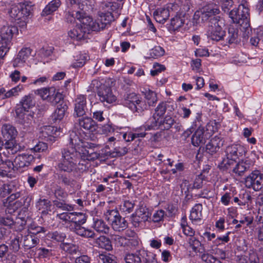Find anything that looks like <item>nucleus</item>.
<instances>
[{"label": "nucleus", "mask_w": 263, "mask_h": 263, "mask_svg": "<svg viewBox=\"0 0 263 263\" xmlns=\"http://www.w3.org/2000/svg\"><path fill=\"white\" fill-rule=\"evenodd\" d=\"M118 212L116 210H108L105 213V219L110 223L119 215Z\"/></svg>", "instance_id": "obj_56"}, {"label": "nucleus", "mask_w": 263, "mask_h": 263, "mask_svg": "<svg viewBox=\"0 0 263 263\" xmlns=\"http://www.w3.org/2000/svg\"><path fill=\"white\" fill-rule=\"evenodd\" d=\"M37 95L43 100H47L48 97L50 93V88H43L37 90Z\"/></svg>", "instance_id": "obj_60"}, {"label": "nucleus", "mask_w": 263, "mask_h": 263, "mask_svg": "<svg viewBox=\"0 0 263 263\" xmlns=\"http://www.w3.org/2000/svg\"><path fill=\"white\" fill-rule=\"evenodd\" d=\"M135 213L139 218H141V220H143L144 222L147 221L149 217L148 209L145 206L139 207Z\"/></svg>", "instance_id": "obj_44"}, {"label": "nucleus", "mask_w": 263, "mask_h": 263, "mask_svg": "<svg viewBox=\"0 0 263 263\" xmlns=\"http://www.w3.org/2000/svg\"><path fill=\"white\" fill-rule=\"evenodd\" d=\"M146 130H148L145 125L140 127L135 130V133L126 132L121 133L123 139L126 142L133 141L136 138H143L146 135Z\"/></svg>", "instance_id": "obj_18"}, {"label": "nucleus", "mask_w": 263, "mask_h": 263, "mask_svg": "<svg viewBox=\"0 0 263 263\" xmlns=\"http://www.w3.org/2000/svg\"><path fill=\"white\" fill-rule=\"evenodd\" d=\"M233 197H234L233 192H227L221 196L220 201L224 205L227 206L230 203H232Z\"/></svg>", "instance_id": "obj_55"}, {"label": "nucleus", "mask_w": 263, "mask_h": 263, "mask_svg": "<svg viewBox=\"0 0 263 263\" xmlns=\"http://www.w3.org/2000/svg\"><path fill=\"white\" fill-rule=\"evenodd\" d=\"M165 53L164 49L160 46H155L149 52V58L156 59L162 57Z\"/></svg>", "instance_id": "obj_43"}, {"label": "nucleus", "mask_w": 263, "mask_h": 263, "mask_svg": "<svg viewBox=\"0 0 263 263\" xmlns=\"http://www.w3.org/2000/svg\"><path fill=\"white\" fill-rule=\"evenodd\" d=\"M79 125L84 129L93 132L97 129V124L90 117H83L79 120Z\"/></svg>", "instance_id": "obj_23"}, {"label": "nucleus", "mask_w": 263, "mask_h": 263, "mask_svg": "<svg viewBox=\"0 0 263 263\" xmlns=\"http://www.w3.org/2000/svg\"><path fill=\"white\" fill-rule=\"evenodd\" d=\"M96 243L98 246L106 250L109 251L112 249V246L110 241L105 236H100L97 241Z\"/></svg>", "instance_id": "obj_40"}, {"label": "nucleus", "mask_w": 263, "mask_h": 263, "mask_svg": "<svg viewBox=\"0 0 263 263\" xmlns=\"http://www.w3.org/2000/svg\"><path fill=\"white\" fill-rule=\"evenodd\" d=\"M93 227L98 232L107 233L109 232V228L108 226L106 224L103 220L98 218H93Z\"/></svg>", "instance_id": "obj_31"}, {"label": "nucleus", "mask_w": 263, "mask_h": 263, "mask_svg": "<svg viewBox=\"0 0 263 263\" xmlns=\"http://www.w3.org/2000/svg\"><path fill=\"white\" fill-rule=\"evenodd\" d=\"M245 185L255 191L261 189L263 185V174L258 170L253 171L246 178Z\"/></svg>", "instance_id": "obj_13"}, {"label": "nucleus", "mask_w": 263, "mask_h": 263, "mask_svg": "<svg viewBox=\"0 0 263 263\" xmlns=\"http://www.w3.org/2000/svg\"><path fill=\"white\" fill-rule=\"evenodd\" d=\"M250 165L247 161L242 160L239 161L233 168V171L236 174L241 176L249 168Z\"/></svg>", "instance_id": "obj_38"}, {"label": "nucleus", "mask_w": 263, "mask_h": 263, "mask_svg": "<svg viewBox=\"0 0 263 263\" xmlns=\"http://www.w3.org/2000/svg\"><path fill=\"white\" fill-rule=\"evenodd\" d=\"M240 261L242 263H259V258L255 253L252 252L249 254V256H243L240 258Z\"/></svg>", "instance_id": "obj_48"}, {"label": "nucleus", "mask_w": 263, "mask_h": 263, "mask_svg": "<svg viewBox=\"0 0 263 263\" xmlns=\"http://www.w3.org/2000/svg\"><path fill=\"white\" fill-rule=\"evenodd\" d=\"M72 216L73 212H64L57 215V217L63 221L65 222H70L71 223L72 222Z\"/></svg>", "instance_id": "obj_57"}, {"label": "nucleus", "mask_w": 263, "mask_h": 263, "mask_svg": "<svg viewBox=\"0 0 263 263\" xmlns=\"http://www.w3.org/2000/svg\"><path fill=\"white\" fill-rule=\"evenodd\" d=\"M240 199V205H245L251 201L252 197L249 192H244L242 194L239 195Z\"/></svg>", "instance_id": "obj_63"}, {"label": "nucleus", "mask_w": 263, "mask_h": 263, "mask_svg": "<svg viewBox=\"0 0 263 263\" xmlns=\"http://www.w3.org/2000/svg\"><path fill=\"white\" fill-rule=\"evenodd\" d=\"M230 233V232H228L224 235L218 237L213 241V243L216 247H217L221 244L228 242L230 240L229 235Z\"/></svg>", "instance_id": "obj_54"}, {"label": "nucleus", "mask_w": 263, "mask_h": 263, "mask_svg": "<svg viewBox=\"0 0 263 263\" xmlns=\"http://www.w3.org/2000/svg\"><path fill=\"white\" fill-rule=\"evenodd\" d=\"M20 7V3L12 5L9 11L10 16L15 20L23 19V15Z\"/></svg>", "instance_id": "obj_36"}, {"label": "nucleus", "mask_w": 263, "mask_h": 263, "mask_svg": "<svg viewBox=\"0 0 263 263\" xmlns=\"http://www.w3.org/2000/svg\"><path fill=\"white\" fill-rule=\"evenodd\" d=\"M36 208L43 213H47L50 211L51 204L50 202L47 199H40L36 204Z\"/></svg>", "instance_id": "obj_37"}, {"label": "nucleus", "mask_w": 263, "mask_h": 263, "mask_svg": "<svg viewBox=\"0 0 263 263\" xmlns=\"http://www.w3.org/2000/svg\"><path fill=\"white\" fill-rule=\"evenodd\" d=\"M18 32L16 27L4 26L0 31V57H4L9 49L10 42L14 35Z\"/></svg>", "instance_id": "obj_5"}, {"label": "nucleus", "mask_w": 263, "mask_h": 263, "mask_svg": "<svg viewBox=\"0 0 263 263\" xmlns=\"http://www.w3.org/2000/svg\"><path fill=\"white\" fill-rule=\"evenodd\" d=\"M86 216L83 213L73 212L72 222L70 226V228L76 226H80L85 223Z\"/></svg>", "instance_id": "obj_32"}, {"label": "nucleus", "mask_w": 263, "mask_h": 263, "mask_svg": "<svg viewBox=\"0 0 263 263\" xmlns=\"http://www.w3.org/2000/svg\"><path fill=\"white\" fill-rule=\"evenodd\" d=\"M150 253H152L140 249L134 253L126 254L124 259L126 263H142L145 262L146 259L148 258Z\"/></svg>", "instance_id": "obj_14"}, {"label": "nucleus", "mask_w": 263, "mask_h": 263, "mask_svg": "<svg viewBox=\"0 0 263 263\" xmlns=\"http://www.w3.org/2000/svg\"><path fill=\"white\" fill-rule=\"evenodd\" d=\"M134 207V203L129 200L124 201L120 206V210L125 214L130 213Z\"/></svg>", "instance_id": "obj_46"}, {"label": "nucleus", "mask_w": 263, "mask_h": 263, "mask_svg": "<svg viewBox=\"0 0 263 263\" xmlns=\"http://www.w3.org/2000/svg\"><path fill=\"white\" fill-rule=\"evenodd\" d=\"M31 50L29 48H24L18 52L17 57L12 61L13 67H22L31 56Z\"/></svg>", "instance_id": "obj_15"}, {"label": "nucleus", "mask_w": 263, "mask_h": 263, "mask_svg": "<svg viewBox=\"0 0 263 263\" xmlns=\"http://www.w3.org/2000/svg\"><path fill=\"white\" fill-rule=\"evenodd\" d=\"M213 126L208 124L206 130L204 127L198 128L192 137V143L195 146H199L205 144L214 133Z\"/></svg>", "instance_id": "obj_8"}, {"label": "nucleus", "mask_w": 263, "mask_h": 263, "mask_svg": "<svg viewBox=\"0 0 263 263\" xmlns=\"http://www.w3.org/2000/svg\"><path fill=\"white\" fill-rule=\"evenodd\" d=\"M164 69L165 67L163 65L155 63L153 66V69L151 70V74L152 76H155Z\"/></svg>", "instance_id": "obj_62"}, {"label": "nucleus", "mask_w": 263, "mask_h": 263, "mask_svg": "<svg viewBox=\"0 0 263 263\" xmlns=\"http://www.w3.org/2000/svg\"><path fill=\"white\" fill-rule=\"evenodd\" d=\"M229 16L234 23L241 26L244 24L246 28L249 26V9L247 4H240L238 8L233 9L230 12Z\"/></svg>", "instance_id": "obj_7"}, {"label": "nucleus", "mask_w": 263, "mask_h": 263, "mask_svg": "<svg viewBox=\"0 0 263 263\" xmlns=\"http://www.w3.org/2000/svg\"><path fill=\"white\" fill-rule=\"evenodd\" d=\"M203 122L202 120V115L201 114L197 113L196 115V117L193 122H192V124L191 126V128L195 129L196 128H200L203 127L202 126Z\"/></svg>", "instance_id": "obj_52"}, {"label": "nucleus", "mask_w": 263, "mask_h": 263, "mask_svg": "<svg viewBox=\"0 0 263 263\" xmlns=\"http://www.w3.org/2000/svg\"><path fill=\"white\" fill-rule=\"evenodd\" d=\"M49 237L57 241L62 242L64 240L66 235L64 233L56 231L49 234Z\"/></svg>", "instance_id": "obj_58"}, {"label": "nucleus", "mask_w": 263, "mask_h": 263, "mask_svg": "<svg viewBox=\"0 0 263 263\" xmlns=\"http://www.w3.org/2000/svg\"><path fill=\"white\" fill-rule=\"evenodd\" d=\"M100 258L103 263H117L116 257L114 255L101 254L100 255Z\"/></svg>", "instance_id": "obj_64"}, {"label": "nucleus", "mask_w": 263, "mask_h": 263, "mask_svg": "<svg viewBox=\"0 0 263 263\" xmlns=\"http://www.w3.org/2000/svg\"><path fill=\"white\" fill-rule=\"evenodd\" d=\"M101 130L102 134L108 135L116 132L117 128L116 129L111 124H106L101 127Z\"/></svg>", "instance_id": "obj_59"}, {"label": "nucleus", "mask_w": 263, "mask_h": 263, "mask_svg": "<svg viewBox=\"0 0 263 263\" xmlns=\"http://www.w3.org/2000/svg\"><path fill=\"white\" fill-rule=\"evenodd\" d=\"M24 88V87L23 85L19 84L7 91V97L9 98L16 97L23 90Z\"/></svg>", "instance_id": "obj_49"}, {"label": "nucleus", "mask_w": 263, "mask_h": 263, "mask_svg": "<svg viewBox=\"0 0 263 263\" xmlns=\"http://www.w3.org/2000/svg\"><path fill=\"white\" fill-rule=\"evenodd\" d=\"M174 119L169 115L162 118L157 124V128H160L163 129H168L174 124Z\"/></svg>", "instance_id": "obj_28"}, {"label": "nucleus", "mask_w": 263, "mask_h": 263, "mask_svg": "<svg viewBox=\"0 0 263 263\" xmlns=\"http://www.w3.org/2000/svg\"><path fill=\"white\" fill-rule=\"evenodd\" d=\"M206 35L208 38L216 41L221 40L225 35V31L220 26L217 19H213L209 24Z\"/></svg>", "instance_id": "obj_12"}, {"label": "nucleus", "mask_w": 263, "mask_h": 263, "mask_svg": "<svg viewBox=\"0 0 263 263\" xmlns=\"http://www.w3.org/2000/svg\"><path fill=\"white\" fill-rule=\"evenodd\" d=\"M155 19L157 22L163 24L170 16V11L167 8H159L154 12Z\"/></svg>", "instance_id": "obj_24"}, {"label": "nucleus", "mask_w": 263, "mask_h": 263, "mask_svg": "<svg viewBox=\"0 0 263 263\" xmlns=\"http://www.w3.org/2000/svg\"><path fill=\"white\" fill-rule=\"evenodd\" d=\"M202 205L201 204H196L190 212V219L193 223H197L201 221Z\"/></svg>", "instance_id": "obj_22"}, {"label": "nucleus", "mask_w": 263, "mask_h": 263, "mask_svg": "<svg viewBox=\"0 0 263 263\" xmlns=\"http://www.w3.org/2000/svg\"><path fill=\"white\" fill-rule=\"evenodd\" d=\"M61 2L60 0H52L49 2L43 9L42 15H48L52 14L55 11L61 6Z\"/></svg>", "instance_id": "obj_26"}, {"label": "nucleus", "mask_w": 263, "mask_h": 263, "mask_svg": "<svg viewBox=\"0 0 263 263\" xmlns=\"http://www.w3.org/2000/svg\"><path fill=\"white\" fill-rule=\"evenodd\" d=\"M58 179L60 183L66 186L73 187L75 185V181L66 174H58Z\"/></svg>", "instance_id": "obj_42"}, {"label": "nucleus", "mask_w": 263, "mask_h": 263, "mask_svg": "<svg viewBox=\"0 0 263 263\" xmlns=\"http://www.w3.org/2000/svg\"><path fill=\"white\" fill-rule=\"evenodd\" d=\"M74 60L71 64L72 68H79L83 66L86 61L89 59V57L86 53H79L74 57Z\"/></svg>", "instance_id": "obj_25"}, {"label": "nucleus", "mask_w": 263, "mask_h": 263, "mask_svg": "<svg viewBox=\"0 0 263 263\" xmlns=\"http://www.w3.org/2000/svg\"><path fill=\"white\" fill-rule=\"evenodd\" d=\"M1 134L6 140H10L15 138L17 132L15 127L9 124H5L2 127Z\"/></svg>", "instance_id": "obj_20"}, {"label": "nucleus", "mask_w": 263, "mask_h": 263, "mask_svg": "<svg viewBox=\"0 0 263 263\" xmlns=\"http://www.w3.org/2000/svg\"><path fill=\"white\" fill-rule=\"evenodd\" d=\"M219 13L220 10L217 5L209 4L197 10L193 16V20L197 24L207 21H209V24H211L213 19H217V21H218V17L215 15Z\"/></svg>", "instance_id": "obj_4"}, {"label": "nucleus", "mask_w": 263, "mask_h": 263, "mask_svg": "<svg viewBox=\"0 0 263 263\" xmlns=\"http://www.w3.org/2000/svg\"><path fill=\"white\" fill-rule=\"evenodd\" d=\"M70 144L72 146L77 147L81 163L86 164V168L87 164L86 160L93 161L99 157L98 153L93 152L91 149H87L84 147L82 139L79 137L76 132L72 131L70 133Z\"/></svg>", "instance_id": "obj_3"}, {"label": "nucleus", "mask_w": 263, "mask_h": 263, "mask_svg": "<svg viewBox=\"0 0 263 263\" xmlns=\"http://www.w3.org/2000/svg\"><path fill=\"white\" fill-rule=\"evenodd\" d=\"M61 158L57 165L61 171L67 173L77 172L78 170H85L86 164L79 161L80 156L77 146L69 144V146L61 151Z\"/></svg>", "instance_id": "obj_2"}, {"label": "nucleus", "mask_w": 263, "mask_h": 263, "mask_svg": "<svg viewBox=\"0 0 263 263\" xmlns=\"http://www.w3.org/2000/svg\"><path fill=\"white\" fill-rule=\"evenodd\" d=\"M34 105L32 95L29 94L24 96L16 105L15 109H21L22 111H29V109Z\"/></svg>", "instance_id": "obj_21"}, {"label": "nucleus", "mask_w": 263, "mask_h": 263, "mask_svg": "<svg viewBox=\"0 0 263 263\" xmlns=\"http://www.w3.org/2000/svg\"><path fill=\"white\" fill-rule=\"evenodd\" d=\"M145 98L147 102L148 106L154 105L157 101L156 93L151 90H145Z\"/></svg>", "instance_id": "obj_45"}, {"label": "nucleus", "mask_w": 263, "mask_h": 263, "mask_svg": "<svg viewBox=\"0 0 263 263\" xmlns=\"http://www.w3.org/2000/svg\"><path fill=\"white\" fill-rule=\"evenodd\" d=\"M208 252L211 254H217L219 256V258L223 259L226 258L225 252L216 247L215 245L211 246L210 249H208Z\"/></svg>", "instance_id": "obj_53"}, {"label": "nucleus", "mask_w": 263, "mask_h": 263, "mask_svg": "<svg viewBox=\"0 0 263 263\" xmlns=\"http://www.w3.org/2000/svg\"><path fill=\"white\" fill-rule=\"evenodd\" d=\"M20 146L12 140H7L5 144V148L10 154H16L20 149Z\"/></svg>", "instance_id": "obj_41"}, {"label": "nucleus", "mask_w": 263, "mask_h": 263, "mask_svg": "<svg viewBox=\"0 0 263 263\" xmlns=\"http://www.w3.org/2000/svg\"><path fill=\"white\" fill-rule=\"evenodd\" d=\"M111 239L118 246H127L128 242L127 238L118 235H112Z\"/></svg>", "instance_id": "obj_47"}, {"label": "nucleus", "mask_w": 263, "mask_h": 263, "mask_svg": "<svg viewBox=\"0 0 263 263\" xmlns=\"http://www.w3.org/2000/svg\"><path fill=\"white\" fill-rule=\"evenodd\" d=\"M97 95L100 101L104 104L115 103L117 97L114 93L111 88L105 84H101L98 88Z\"/></svg>", "instance_id": "obj_11"}, {"label": "nucleus", "mask_w": 263, "mask_h": 263, "mask_svg": "<svg viewBox=\"0 0 263 263\" xmlns=\"http://www.w3.org/2000/svg\"><path fill=\"white\" fill-rule=\"evenodd\" d=\"M166 215L165 212L162 210L155 211L152 217V220L154 222H159L162 221Z\"/></svg>", "instance_id": "obj_50"}, {"label": "nucleus", "mask_w": 263, "mask_h": 263, "mask_svg": "<svg viewBox=\"0 0 263 263\" xmlns=\"http://www.w3.org/2000/svg\"><path fill=\"white\" fill-rule=\"evenodd\" d=\"M111 227L115 231H120L127 227V222L124 218H122L119 214L116 219L111 223Z\"/></svg>", "instance_id": "obj_29"}, {"label": "nucleus", "mask_w": 263, "mask_h": 263, "mask_svg": "<svg viewBox=\"0 0 263 263\" xmlns=\"http://www.w3.org/2000/svg\"><path fill=\"white\" fill-rule=\"evenodd\" d=\"M124 105L133 111H141L148 107L147 103L135 93L128 94L125 97Z\"/></svg>", "instance_id": "obj_10"}, {"label": "nucleus", "mask_w": 263, "mask_h": 263, "mask_svg": "<svg viewBox=\"0 0 263 263\" xmlns=\"http://www.w3.org/2000/svg\"><path fill=\"white\" fill-rule=\"evenodd\" d=\"M86 110V98L83 95L78 96L74 102V115L77 117L83 116Z\"/></svg>", "instance_id": "obj_17"}, {"label": "nucleus", "mask_w": 263, "mask_h": 263, "mask_svg": "<svg viewBox=\"0 0 263 263\" xmlns=\"http://www.w3.org/2000/svg\"><path fill=\"white\" fill-rule=\"evenodd\" d=\"M227 156L231 160H237L239 157L242 156L246 153L245 148L238 144L228 146L226 149Z\"/></svg>", "instance_id": "obj_16"}, {"label": "nucleus", "mask_w": 263, "mask_h": 263, "mask_svg": "<svg viewBox=\"0 0 263 263\" xmlns=\"http://www.w3.org/2000/svg\"><path fill=\"white\" fill-rule=\"evenodd\" d=\"M18 121L25 126H28L33 121V115L29 111H22L21 109H15Z\"/></svg>", "instance_id": "obj_19"}, {"label": "nucleus", "mask_w": 263, "mask_h": 263, "mask_svg": "<svg viewBox=\"0 0 263 263\" xmlns=\"http://www.w3.org/2000/svg\"><path fill=\"white\" fill-rule=\"evenodd\" d=\"M70 229L77 234L84 237L92 238L95 235V233L92 231L86 229L84 227H82L81 225L72 227Z\"/></svg>", "instance_id": "obj_27"}, {"label": "nucleus", "mask_w": 263, "mask_h": 263, "mask_svg": "<svg viewBox=\"0 0 263 263\" xmlns=\"http://www.w3.org/2000/svg\"><path fill=\"white\" fill-rule=\"evenodd\" d=\"M190 248L192 251L197 253H202L203 250L201 242L195 237H190L187 240Z\"/></svg>", "instance_id": "obj_34"}, {"label": "nucleus", "mask_w": 263, "mask_h": 263, "mask_svg": "<svg viewBox=\"0 0 263 263\" xmlns=\"http://www.w3.org/2000/svg\"><path fill=\"white\" fill-rule=\"evenodd\" d=\"M24 245L27 249L34 247L39 242V239L35 235L28 234L24 237Z\"/></svg>", "instance_id": "obj_33"}, {"label": "nucleus", "mask_w": 263, "mask_h": 263, "mask_svg": "<svg viewBox=\"0 0 263 263\" xmlns=\"http://www.w3.org/2000/svg\"><path fill=\"white\" fill-rule=\"evenodd\" d=\"M21 10L23 15V19L29 16L33 11V5L30 2L20 3Z\"/></svg>", "instance_id": "obj_39"}, {"label": "nucleus", "mask_w": 263, "mask_h": 263, "mask_svg": "<svg viewBox=\"0 0 263 263\" xmlns=\"http://www.w3.org/2000/svg\"><path fill=\"white\" fill-rule=\"evenodd\" d=\"M66 17L68 21L71 23L74 18L80 22V26H76L68 32V36L76 41L84 39L91 31H99L104 29L107 25L114 21L112 14L108 11L103 12L99 11L98 18L95 21L84 11H78L75 14L68 12Z\"/></svg>", "instance_id": "obj_1"}, {"label": "nucleus", "mask_w": 263, "mask_h": 263, "mask_svg": "<svg viewBox=\"0 0 263 263\" xmlns=\"http://www.w3.org/2000/svg\"><path fill=\"white\" fill-rule=\"evenodd\" d=\"M53 48L52 47H49L47 48H42L40 51V54L41 58L43 59L44 62H48V60H45L47 58H49L52 56L53 53Z\"/></svg>", "instance_id": "obj_51"}, {"label": "nucleus", "mask_w": 263, "mask_h": 263, "mask_svg": "<svg viewBox=\"0 0 263 263\" xmlns=\"http://www.w3.org/2000/svg\"><path fill=\"white\" fill-rule=\"evenodd\" d=\"M63 99V95L59 92L54 87H50V93L47 101L54 105L59 103Z\"/></svg>", "instance_id": "obj_30"}, {"label": "nucleus", "mask_w": 263, "mask_h": 263, "mask_svg": "<svg viewBox=\"0 0 263 263\" xmlns=\"http://www.w3.org/2000/svg\"><path fill=\"white\" fill-rule=\"evenodd\" d=\"M67 109L65 104H60L52 114V119L54 121H59L62 120L65 116Z\"/></svg>", "instance_id": "obj_35"}, {"label": "nucleus", "mask_w": 263, "mask_h": 263, "mask_svg": "<svg viewBox=\"0 0 263 263\" xmlns=\"http://www.w3.org/2000/svg\"><path fill=\"white\" fill-rule=\"evenodd\" d=\"M21 192H17L11 194L7 198L4 203L9 213H13L22 206H24L26 209L29 207L31 200V197L29 196L23 197L20 200H18L21 197Z\"/></svg>", "instance_id": "obj_6"}, {"label": "nucleus", "mask_w": 263, "mask_h": 263, "mask_svg": "<svg viewBox=\"0 0 263 263\" xmlns=\"http://www.w3.org/2000/svg\"><path fill=\"white\" fill-rule=\"evenodd\" d=\"M47 148L48 146L46 143L39 142L31 150L34 152L41 153L46 151Z\"/></svg>", "instance_id": "obj_61"}, {"label": "nucleus", "mask_w": 263, "mask_h": 263, "mask_svg": "<svg viewBox=\"0 0 263 263\" xmlns=\"http://www.w3.org/2000/svg\"><path fill=\"white\" fill-rule=\"evenodd\" d=\"M170 107L173 109H174V105L173 104H170V103L162 102L158 104L155 109V112L152 118L144 125L147 130L155 129L157 128V124H158L159 121L163 118L166 108Z\"/></svg>", "instance_id": "obj_9"}]
</instances>
